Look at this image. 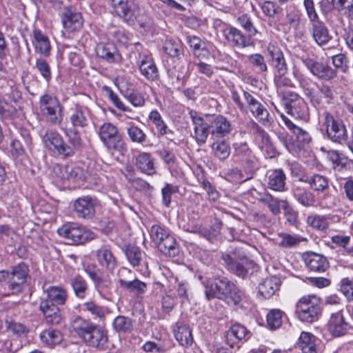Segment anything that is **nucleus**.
<instances>
[{
    "mask_svg": "<svg viewBox=\"0 0 353 353\" xmlns=\"http://www.w3.org/2000/svg\"><path fill=\"white\" fill-rule=\"evenodd\" d=\"M72 330L89 347L99 350L108 346L107 332L101 326L77 316L71 323Z\"/></svg>",
    "mask_w": 353,
    "mask_h": 353,
    "instance_id": "1",
    "label": "nucleus"
},
{
    "mask_svg": "<svg viewBox=\"0 0 353 353\" xmlns=\"http://www.w3.org/2000/svg\"><path fill=\"white\" fill-rule=\"evenodd\" d=\"M227 253H223L222 260L228 271L238 277L245 279L254 267V263L245 254L242 248L232 247Z\"/></svg>",
    "mask_w": 353,
    "mask_h": 353,
    "instance_id": "2",
    "label": "nucleus"
},
{
    "mask_svg": "<svg viewBox=\"0 0 353 353\" xmlns=\"http://www.w3.org/2000/svg\"><path fill=\"white\" fill-rule=\"evenodd\" d=\"M293 75L299 80L305 95L310 99L313 105H319L322 102V98L325 99L327 103H330L334 98L333 90L328 85L325 83L317 85L318 92H314V89L310 86L312 83L307 79L303 77L297 70H293Z\"/></svg>",
    "mask_w": 353,
    "mask_h": 353,
    "instance_id": "3",
    "label": "nucleus"
},
{
    "mask_svg": "<svg viewBox=\"0 0 353 353\" xmlns=\"http://www.w3.org/2000/svg\"><path fill=\"white\" fill-rule=\"evenodd\" d=\"M39 108L47 122L54 125H59L63 119V106L57 97L45 94L39 99Z\"/></svg>",
    "mask_w": 353,
    "mask_h": 353,
    "instance_id": "4",
    "label": "nucleus"
},
{
    "mask_svg": "<svg viewBox=\"0 0 353 353\" xmlns=\"http://www.w3.org/2000/svg\"><path fill=\"white\" fill-rule=\"evenodd\" d=\"M296 314L298 319L306 323L318 321L321 310L318 299L316 296H303L296 305Z\"/></svg>",
    "mask_w": 353,
    "mask_h": 353,
    "instance_id": "5",
    "label": "nucleus"
},
{
    "mask_svg": "<svg viewBox=\"0 0 353 353\" xmlns=\"http://www.w3.org/2000/svg\"><path fill=\"white\" fill-rule=\"evenodd\" d=\"M323 125L325 128L326 136L332 141L342 143L347 139V132L345 124L340 119H336L327 111L323 113Z\"/></svg>",
    "mask_w": 353,
    "mask_h": 353,
    "instance_id": "6",
    "label": "nucleus"
},
{
    "mask_svg": "<svg viewBox=\"0 0 353 353\" xmlns=\"http://www.w3.org/2000/svg\"><path fill=\"white\" fill-rule=\"evenodd\" d=\"M29 266L20 262L10 268L8 290L12 294H19L24 290L30 278Z\"/></svg>",
    "mask_w": 353,
    "mask_h": 353,
    "instance_id": "7",
    "label": "nucleus"
},
{
    "mask_svg": "<svg viewBox=\"0 0 353 353\" xmlns=\"http://www.w3.org/2000/svg\"><path fill=\"white\" fill-rule=\"evenodd\" d=\"M97 134L103 145L109 150H119L123 145L122 135L116 125L105 122L99 126Z\"/></svg>",
    "mask_w": 353,
    "mask_h": 353,
    "instance_id": "8",
    "label": "nucleus"
},
{
    "mask_svg": "<svg viewBox=\"0 0 353 353\" xmlns=\"http://www.w3.org/2000/svg\"><path fill=\"white\" fill-rule=\"evenodd\" d=\"M233 159L244 169L245 172L251 174L257 167V159L249 148L246 142L233 144Z\"/></svg>",
    "mask_w": 353,
    "mask_h": 353,
    "instance_id": "9",
    "label": "nucleus"
},
{
    "mask_svg": "<svg viewBox=\"0 0 353 353\" xmlns=\"http://www.w3.org/2000/svg\"><path fill=\"white\" fill-rule=\"evenodd\" d=\"M281 117L286 127L296 136V140L297 142L296 146H294L292 143H288L287 142H285L286 148L290 152H297L303 148L307 144L310 143L312 137L306 130L294 124L283 113L281 114Z\"/></svg>",
    "mask_w": 353,
    "mask_h": 353,
    "instance_id": "10",
    "label": "nucleus"
},
{
    "mask_svg": "<svg viewBox=\"0 0 353 353\" xmlns=\"http://www.w3.org/2000/svg\"><path fill=\"white\" fill-rule=\"evenodd\" d=\"M60 236L71 241L72 243L82 244L94 239V234L75 223L64 225L58 230Z\"/></svg>",
    "mask_w": 353,
    "mask_h": 353,
    "instance_id": "11",
    "label": "nucleus"
},
{
    "mask_svg": "<svg viewBox=\"0 0 353 353\" xmlns=\"http://www.w3.org/2000/svg\"><path fill=\"white\" fill-rule=\"evenodd\" d=\"M231 281L226 278L207 280L203 283L208 300L218 299L223 301L227 298V290Z\"/></svg>",
    "mask_w": 353,
    "mask_h": 353,
    "instance_id": "12",
    "label": "nucleus"
},
{
    "mask_svg": "<svg viewBox=\"0 0 353 353\" xmlns=\"http://www.w3.org/2000/svg\"><path fill=\"white\" fill-rule=\"evenodd\" d=\"M303 63L310 72L319 79L331 81L337 76V71L335 69L323 62L307 58L303 59Z\"/></svg>",
    "mask_w": 353,
    "mask_h": 353,
    "instance_id": "13",
    "label": "nucleus"
},
{
    "mask_svg": "<svg viewBox=\"0 0 353 353\" xmlns=\"http://www.w3.org/2000/svg\"><path fill=\"white\" fill-rule=\"evenodd\" d=\"M91 110L86 106L75 104L70 109L69 121L73 128L84 129L89 126L92 119Z\"/></svg>",
    "mask_w": 353,
    "mask_h": 353,
    "instance_id": "14",
    "label": "nucleus"
},
{
    "mask_svg": "<svg viewBox=\"0 0 353 353\" xmlns=\"http://www.w3.org/2000/svg\"><path fill=\"white\" fill-rule=\"evenodd\" d=\"M327 327L334 337L344 336L352 329L351 325L345 320L341 309L331 313Z\"/></svg>",
    "mask_w": 353,
    "mask_h": 353,
    "instance_id": "15",
    "label": "nucleus"
},
{
    "mask_svg": "<svg viewBox=\"0 0 353 353\" xmlns=\"http://www.w3.org/2000/svg\"><path fill=\"white\" fill-rule=\"evenodd\" d=\"M43 141L46 145H52L54 149L59 154L65 157L73 156V150L69 147L63 139L61 135L57 131L48 130L44 136Z\"/></svg>",
    "mask_w": 353,
    "mask_h": 353,
    "instance_id": "16",
    "label": "nucleus"
},
{
    "mask_svg": "<svg viewBox=\"0 0 353 353\" xmlns=\"http://www.w3.org/2000/svg\"><path fill=\"white\" fill-rule=\"evenodd\" d=\"M96 199L85 196L77 199L73 202V210L76 216L85 219H92L95 214Z\"/></svg>",
    "mask_w": 353,
    "mask_h": 353,
    "instance_id": "17",
    "label": "nucleus"
},
{
    "mask_svg": "<svg viewBox=\"0 0 353 353\" xmlns=\"http://www.w3.org/2000/svg\"><path fill=\"white\" fill-rule=\"evenodd\" d=\"M64 29L68 32L79 30L83 26L81 14L72 7H65L61 14Z\"/></svg>",
    "mask_w": 353,
    "mask_h": 353,
    "instance_id": "18",
    "label": "nucleus"
},
{
    "mask_svg": "<svg viewBox=\"0 0 353 353\" xmlns=\"http://www.w3.org/2000/svg\"><path fill=\"white\" fill-rule=\"evenodd\" d=\"M138 65L141 74L148 81L159 80V70L151 55L139 54Z\"/></svg>",
    "mask_w": 353,
    "mask_h": 353,
    "instance_id": "19",
    "label": "nucleus"
},
{
    "mask_svg": "<svg viewBox=\"0 0 353 353\" xmlns=\"http://www.w3.org/2000/svg\"><path fill=\"white\" fill-rule=\"evenodd\" d=\"M303 260L306 267L316 272H324L329 268V262L325 256L315 252H306L303 254Z\"/></svg>",
    "mask_w": 353,
    "mask_h": 353,
    "instance_id": "20",
    "label": "nucleus"
},
{
    "mask_svg": "<svg viewBox=\"0 0 353 353\" xmlns=\"http://www.w3.org/2000/svg\"><path fill=\"white\" fill-rule=\"evenodd\" d=\"M44 293L46 297L42 299L40 303L48 302L50 305H63L68 299L67 290L61 286L51 285L44 290Z\"/></svg>",
    "mask_w": 353,
    "mask_h": 353,
    "instance_id": "21",
    "label": "nucleus"
},
{
    "mask_svg": "<svg viewBox=\"0 0 353 353\" xmlns=\"http://www.w3.org/2000/svg\"><path fill=\"white\" fill-rule=\"evenodd\" d=\"M95 256L99 264L109 271H113L117 267V259L109 245H103L97 249Z\"/></svg>",
    "mask_w": 353,
    "mask_h": 353,
    "instance_id": "22",
    "label": "nucleus"
},
{
    "mask_svg": "<svg viewBox=\"0 0 353 353\" xmlns=\"http://www.w3.org/2000/svg\"><path fill=\"white\" fill-rule=\"evenodd\" d=\"M268 52L270 64L276 70L275 73L286 74L288 68L282 50L279 47L270 44Z\"/></svg>",
    "mask_w": 353,
    "mask_h": 353,
    "instance_id": "23",
    "label": "nucleus"
},
{
    "mask_svg": "<svg viewBox=\"0 0 353 353\" xmlns=\"http://www.w3.org/2000/svg\"><path fill=\"white\" fill-rule=\"evenodd\" d=\"M310 32L317 45H326L332 39L326 25L321 20L310 23Z\"/></svg>",
    "mask_w": 353,
    "mask_h": 353,
    "instance_id": "24",
    "label": "nucleus"
},
{
    "mask_svg": "<svg viewBox=\"0 0 353 353\" xmlns=\"http://www.w3.org/2000/svg\"><path fill=\"white\" fill-rule=\"evenodd\" d=\"M97 55L108 63L119 62L121 56L117 48L111 43H99L95 47Z\"/></svg>",
    "mask_w": 353,
    "mask_h": 353,
    "instance_id": "25",
    "label": "nucleus"
},
{
    "mask_svg": "<svg viewBox=\"0 0 353 353\" xmlns=\"http://www.w3.org/2000/svg\"><path fill=\"white\" fill-rule=\"evenodd\" d=\"M223 36L229 42L237 47L245 48L251 44V37L244 34L241 30L233 26L226 28L223 30Z\"/></svg>",
    "mask_w": 353,
    "mask_h": 353,
    "instance_id": "26",
    "label": "nucleus"
},
{
    "mask_svg": "<svg viewBox=\"0 0 353 353\" xmlns=\"http://www.w3.org/2000/svg\"><path fill=\"white\" fill-rule=\"evenodd\" d=\"M230 122L222 115H216L210 123V134L212 136L223 138L230 133Z\"/></svg>",
    "mask_w": 353,
    "mask_h": 353,
    "instance_id": "27",
    "label": "nucleus"
},
{
    "mask_svg": "<svg viewBox=\"0 0 353 353\" xmlns=\"http://www.w3.org/2000/svg\"><path fill=\"white\" fill-rule=\"evenodd\" d=\"M39 310L43 313L46 323L53 325L61 323L62 316L58 306L50 305L48 302L40 303Z\"/></svg>",
    "mask_w": 353,
    "mask_h": 353,
    "instance_id": "28",
    "label": "nucleus"
},
{
    "mask_svg": "<svg viewBox=\"0 0 353 353\" xmlns=\"http://www.w3.org/2000/svg\"><path fill=\"white\" fill-rule=\"evenodd\" d=\"M268 187L277 192L285 191L286 176L281 169L270 170L267 173Z\"/></svg>",
    "mask_w": 353,
    "mask_h": 353,
    "instance_id": "29",
    "label": "nucleus"
},
{
    "mask_svg": "<svg viewBox=\"0 0 353 353\" xmlns=\"http://www.w3.org/2000/svg\"><path fill=\"white\" fill-rule=\"evenodd\" d=\"M280 285V279L277 276H272L267 277L259 283L258 292L265 299H269L279 290Z\"/></svg>",
    "mask_w": 353,
    "mask_h": 353,
    "instance_id": "30",
    "label": "nucleus"
},
{
    "mask_svg": "<svg viewBox=\"0 0 353 353\" xmlns=\"http://www.w3.org/2000/svg\"><path fill=\"white\" fill-rule=\"evenodd\" d=\"M135 165L144 174L152 175L156 173L154 159L150 153H139L136 157Z\"/></svg>",
    "mask_w": 353,
    "mask_h": 353,
    "instance_id": "31",
    "label": "nucleus"
},
{
    "mask_svg": "<svg viewBox=\"0 0 353 353\" xmlns=\"http://www.w3.org/2000/svg\"><path fill=\"white\" fill-rule=\"evenodd\" d=\"M299 180L308 183L314 192H325L329 188L328 179L319 174L311 176H303Z\"/></svg>",
    "mask_w": 353,
    "mask_h": 353,
    "instance_id": "32",
    "label": "nucleus"
},
{
    "mask_svg": "<svg viewBox=\"0 0 353 353\" xmlns=\"http://www.w3.org/2000/svg\"><path fill=\"white\" fill-rule=\"evenodd\" d=\"M95 290L100 296L106 299L111 300L113 292V283L111 279L102 274L93 282Z\"/></svg>",
    "mask_w": 353,
    "mask_h": 353,
    "instance_id": "33",
    "label": "nucleus"
},
{
    "mask_svg": "<svg viewBox=\"0 0 353 353\" xmlns=\"http://www.w3.org/2000/svg\"><path fill=\"white\" fill-rule=\"evenodd\" d=\"M174 337L179 343L185 347H190L193 343L192 331L186 325L176 323L173 329Z\"/></svg>",
    "mask_w": 353,
    "mask_h": 353,
    "instance_id": "34",
    "label": "nucleus"
},
{
    "mask_svg": "<svg viewBox=\"0 0 353 353\" xmlns=\"http://www.w3.org/2000/svg\"><path fill=\"white\" fill-rule=\"evenodd\" d=\"M292 194L296 200L304 207L308 208L315 204L316 199L313 193L303 187L294 185Z\"/></svg>",
    "mask_w": 353,
    "mask_h": 353,
    "instance_id": "35",
    "label": "nucleus"
},
{
    "mask_svg": "<svg viewBox=\"0 0 353 353\" xmlns=\"http://www.w3.org/2000/svg\"><path fill=\"white\" fill-rule=\"evenodd\" d=\"M139 13V6L132 0L124 9L119 10L117 15L122 19L125 23L132 26L138 20Z\"/></svg>",
    "mask_w": 353,
    "mask_h": 353,
    "instance_id": "36",
    "label": "nucleus"
},
{
    "mask_svg": "<svg viewBox=\"0 0 353 353\" xmlns=\"http://www.w3.org/2000/svg\"><path fill=\"white\" fill-rule=\"evenodd\" d=\"M186 41L192 50L194 57L203 58L209 53L205 42L199 37L188 35L186 37Z\"/></svg>",
    "mask_w": 353,
    "mask_h": 353,
    "instance_id": "37",
    "label": "nucleus"
},
{
    "mask_svg": "<svg viewBox=\"0 0 353 353\" xmlns=\"http://www.w3.org/2000/svg\"><path fill=\"white\" fill-rule=\"evenodd\" d=\"M39 338L43 344L51 347L59 344L63 340L61 332L52 328L42 331L39 334Z\"/></svg>",
    "mask_w": 353,
    "mask_h": 353,
    "instance_id": "38",
    "label": "nucleus"
},
{
    "mask_svg": "<svg viewBox=\"0 0 353 353\" xmlns=\"http://www.w3.org/2000/svg\"><path fill=\"white\" fill-rule=\"evenodd\" d=\"M248 110L252 116L264 125L271 123L272 119L265 106L260 101L252 105Z\"/></svg>",
    "mask_w": 353,
    "mask_h": 353,
    "instance_id": "39",
    "label": "nucleus"
},
{
    "mask_svg": "<svg viewBox=\"0 0 353 353\" xmlns=\"http://www.w3.org/2000/svg\"><path fill=\"white\" fill-rule=\"evenodd\" d=\"M287 113L294 117L295 119L307 121L309 119L307 105L304 99H299L292 105L285 110Z\"/></svg>",
    "mask_w": 353,
    "mask_h": 353,
    "instance_id": "40",
    "label": "nucleus"
},
{
    "mask_svg": "<svg viewBox=\"0 0 353 353\" xmlns=\"http://www.w3.org/2000/svg\"><path fill=\"white\" fill-rule=\"evenodd\" d=\"M33 36L36 42L35 49L42 55L48 57L50 54L51 47L48 37L39 30H34Z\"/></svg>",
    "mask_w": 353,
    "mask_h": 353,
    "instance_id": "41",
    "label": "nucleus"
},
{
    "mask_svg": "<svg viewBox=\"0 0 353 353\" xmlns=\"http://www.w3.org/2000/svg\"><path fill=\"white\" fill-rule=\"evenodd\" d=\"M157 248L165 256L174 257L178 255L179 248L178 243L174 236L171 234L160 243Z\"/></svg>",
    "mask_w": 353,
    "mask_h": 353,
    "instance_id": "42",
    "label": "nucleus"
},
{
    "mask_svg": "<svg viewBox=\"0 0 353 353\" xmlns=\"http://www.w3.org/2000/svg\"><path fill=\"white\" fill-rule=\"evenodd\" d=\"M1 94L7 97L11 101L15 103H19L22 101V93L20 90L14 84H9L7 81H3L1 85Z\"/></svg>",
    "mask_w": 353,
    "mask_h": 353,
    "instance_id": "43",
    "label": "nucleus"
},
{
    "mask_svg": "<svg viewBox=\"0 0 353 353\" xmlns=\"http://www.w3.org/2000/svg\"><path fill=\"white\" fill-rule=\"evenodd\" d=\"M5 327L7 332H11L17 337H25L29 332L23 324L17 322L8 315L5 318Z\"/></svg>",
    "mask_w": 353,
    "mask_h": 353,
    "instance_id": "44",
    "label": "nucleus"
},
{
    "mask_svg": "<svg viewBox=\"0 0 353 353\" xmlns=\"http://www.w3.org/2000/svg\"><path fill=\"white\" fill-rule=\"evenodd\" d=\"M126 132L130 141L132 143L144 145L148 141L146 133L134 123H130L126 128Z\"/></svg>",
    "mask_w": 353,
    "mask_h": 353,
    "instance_id": "45",
    "label": "nucleus"
},
{
    "mask_svg": "<svg viewBox=\"0 0 353 353\" xmlns=\"http://www.w3.org/2000/svg\"><path fill=\"white\" fill-rule=\"evenodd\" d=\"M316 337L310 332H302L299 337V345L303 353H317Z\"/></svg>",
    "mask_w": 353,
    "mask_h": 353,
    "instance_id": "46",
    "label": "nucleus"
},
{
    "mask_svg": "<svg viewBox=\"0 0 353 353\" xmlns=\"http://www.w3.org/2000/svg\"><path fill=\"white\" fill-rule=\"evenodd\" d=\"M70 283L77 297L81 299L85 297L88 285L86 281L81 276L76 275L72 277Z\"/></svg>",
    "mask_w": 353,
    "mask_h": 353,
    "instance_id": "47",
    "label": "nucleus"
},
{
    "mask_svg": "<svg viewBox=\"0 0 353 353\" xmlns=\"http://www.w3.org/2000/svg\"><path fill=\"white\" fill-rule=\"evenodd\" d=\"M246 298L245 292L231 281L227 290V298L223 301L228 304L238 305Z\"/></svg>",
    "mask_w": 353,
    "mask_h": 353,
    "instance_id": "48",
    "label": "nucleus"
},
{
    "mask_svg": "<svg viewBox=\"0 0 353 353\" xmlns=\"http://www.w3.org/2000/svg\"><path fill=\"white\" fill-rule=\"evenodd\" d=\"M124 252L131 265L133 267L141 265L143 253L139 248L130 244L125 246Z\"/></svg>",
    "mask_w": 353,
    "mask_h": 353,
    "instance_id": "49",
    "label": "nucleus"
},
{
    "mask_svg": "<svg viewBox=\"0 0 353 353\" xmlns=\"http://www.w3.org/2000/svg\"><path fill=\"white\" fill-rule=\"evenodd\" d=\"M114 330L119 333H130L133 330V321L130 317L117 316L112 323Z\"/></svg>",
    "mask_w": 353,
    "mask_h": 353,
    "instance_id": "50",
    "label": "nucleus"
},
{
    "mask_svg": "<svg viewBox=\"0 0 353 353\" xmlns=\"http://www.w3.org/2000/svg\"><path fill=\"white\" fill-rule=\"evenodd\" d=\"M212 150L215 157L219 160L226 159L230 154V144L225 140L214 141L212 145Z\"/></svg>",
    "mask_w": 353,
    "mask_h": 353,
    "instance_id": "51",
    "label": "nucleus"
},
{
    "mask_svg": "<svg viewBox=\"0 0 353 353\" xmlns=\"http://www.w3.org/2000/svg\"><path fill=\"white\" fill-rule=\"evenodd\" d=\"M79 128H69L65 129V134L68 137L70 148H72L73 155L74 154L77 150H79L82 146V139L80 132H79Z\"/></svg>",
    "mask_w": 353,
    "mask_h": 353,
    "instance_id": "52",
    "label": "nucleus"
},
{
    "mask_svg": "<svg viewBox=\"0 0 353 353\" xmlns=\"http://www.w3.org/2000/svg\"><path fill=\"white\" fill-rule=\"evenodd\" d=\"M250 336V331L244 325L239 323L232 325L227 333L228 339L234 337L238 341H247Z\"/></svg>",
    "mask_w": 353,
    "mask_h": 353,
    "instance_id": "53",
    "label": "nucleus"
},
{
    "mask_svg": "<svg viewBox=\"0 0 353 353\" xmlns=\"http://www.w3.org/2000/svg\"><path fill=\"white\" fill-rule=\"evenodd\" d=\"M149 119L155 125L159 135L163 136L168 133L172 134V131L168 128L161 115L157 110H153L149 114Z\"/></svg>",
    "mask_w": 353,
    "mask_h": 353,
    "instance_id": "54",
    "label": "nucleus"
},
{
    "mask_svg": "<svg viewBox=\"0 0 353 353\" xmlns=\"http://www.w3.org/2000/svg\"><path fill=\"white\" fill-rule=\"evenodd\" d=\"M119 282L122 288L130 292L142 294L145 292L146 289V284L137 279H134L132 281H126L123 279H120Z\"/></svg>",
    "mask_w": 353,
    "mask_h": 353,
    "instance_id": "55",
    "label": "nucleus"
},
{
    "mask_svg": "<svg viewBox=\"0 0 353 353\" xmlns=\"http://www.w3.org/2000/svg\"><path fill=\"white\" fill-rule=\"evenodd\" d=\"M306 223L313 229L319 231H324L328 228L327 219L323 215H310L306 219Z\"/></svg>",
    "mask_w": 353,
    "mask_h": 353,
    "instance_id": "56",
    "label": "nucleus"
},
{
    "mask_svg": "<svg viewBox=\"0 0 353 353\" xmlns=\"http://www.w3.org/2000/svg\"><path fill=\"white\" fill-rule=\"evenodd\" d=\"M259 201L266 205L273 214L276 215L281 212L280 203L281 201L272 196L270 194H262Z\"/></svg>",
    "mask_w": 353,
    "mask_h": 353,
    "instance_id": "57",
    "label": "nucleus"
},
{
    "mask_svg": "<svg viewBox=\"0 0 353 353\" xmlns=\"http://www.w3.org/2000/svg\"><path fill=\"white\" fill-rule=\"evenodd\" d=\"M279 236L281 238V240L279 243V245L285 248L296 247L304 240L303 238L299 235H291L288 233H281L279 234Z\"/></svg>",
    "mask_w": 353,
    "mask_h": 353,
    "instance_id": "58",
    "label": "nucleus"
},
{
    "mask_svg": "<svg viewBox=\"0 0 353 353\" xmlns=\"http://www.w3.org/2000/svg\"><path fill=\"white\" fill-rule=\"evenodd\" d=\"M21 346L17 339H0V351L4 353H15Z\"/></svg>",
    "mask_w": 353,
    "mask_h": 353,
    "instance_id": "59",
    "label": "nucleus"
},
{
    "mask_svg": "<svg viewBox=\"0 0 353 353\" xmlns=\"http://www.w3.org/2000/svg\"><path fill=\"white\" fill-rule=\"evenodd\" d=\"M163 51L171 57H177L183 52V47L180 42L168 39L163 45Z\"/></svg>",
    "mask_w": 353,
    "mask_h": 353,
    "instance_id": "60",
    "label": "nucleus"
},
{
    "mask_svg": "<svg viewBox=\"0 0 353 353\" xmlns=\"http://www.w3.org/2000/svg\"><path fill=\"white\" fill-rule=\"evenodd\" d=\"M35 68L43 79L49 83L52 79L51 68L49 63L43 58H38L35 61Z\"/></svg>",
    "mask_w": 353,
    "mask_h": 353,
    "instance_id": "61",
    "label": "nucleus"
},
{
    "mask_svg": "<svg viewBox=\"0 0 353 353\" xmlns=\"http://www.w3.org/2000/svg\"><path fill=\"white\" fill-rule=\"evenodd\" d=\"M236 21L250 37H254L257 34L258 31L252 21L251 17L248 15L242 14L239 16L237 18Z\"/></svg>",
    "mask_w": 353,
    "mask_h": 353,
    "instance_id": "62",
    "label": "nucleus"
},
{
    "mask_svg": "<svg viewBox=\"0 0 353 353\" xmlns=\"http://www.w3.org/2000/svg\"><path fill=\"white\" fill-rule=\"evenodd\" d=\"M17 114V109L6 101L0 99V119H12Z\"/></svg>",
    "mask_w": 353,
    "mask_h": 353,
    "instance_id": "63",
    "label": "nucleus"
},
{
    "mask_svg": "<svg viewBox=\"0 0 353 353\" xmlns=\"http://www.w3.org/2000/svg\"><path fill=\"white\" fill-rule=\"evenodd\" d=\"M250 64L258 72H265L268 70V66L264 57L260 54H253L248 57Z\"/></svg>",
    "mask_w": 353,
    "mask_h": 353,
    "instance_id": "64",
    "label": "nucleus"
}]
</instances>
